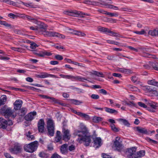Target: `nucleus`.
<instances>
[{"label": "nucleus", "mask_w": 158, "mask_h": 158, "mask_svg": "<svg viewBox=\"0 0 158 158\" xmlns=\"http://www.w3.org/2000/svg\"><path fill=\"white\" fill-rule=\"evenodd\" d=\"M22 101L21 100H16L14 103V108L15 110H19L21 108L22 104Z\"/></svg>", "instance_id": "12"}, {"label": "nucleus", "mask_w": 158, "mask_h": 158, "mask_svg": "<svg viewBox=\"0 0 158 158\" xmlns=\"http://www.w3.org/2000/svg\"><path fill=\"white\" fill-rule=\"evenodd\" d=\"M120 138L117 137L116 138L114 143V146L115 149L120 151L123 148V145L122 142L120 141Z\"/></svg>", "instance_id": "9"}, {"label": "nucleus", "mask_w": 158, "mask_h": 158, "mask_svg": "<svg viewBox=\"0 0 158 158\" xmlns=\"http://www.w3.org/2000/svg\"><path fill=\"white\" fill-rule=\"evenodd\" d=\"M98 30L99 31L102 32H108L109 29L107 28H105L103 27H99L98 28Z\"/></svg>", "instance_id": "38"}, {"label": "nucleus", "mask_w": 158, "mask_h": 158, "mask_svg": "<svg viewBox=\"0 0 158 158\" xmlns=\"http://www.w3.org/2000/svg\"><path fill=\"white\" fill-rule=\"evenodd\" d=\"M2 25L5 26L6 27H9L10 28H11L12 27L11 25L10 24L7 23L5 21H3V23Z\"/></svg>", "instance_id": "58"}, {"label": "nucleus", "mask_w": 158, "mask_h": 158, "mask_svg": "<svg viewBox=\"0 0 158 158\" xmlns=\"http://www.w3.org/2000/svg\"><path fill=\"white\" fill-rule=\"evenodd\" d=\"M102 156L104 158H114L109 155L103 153L102 154Z\"/></svg>", "instance_id": "52"}, {"label": "nucleus", "mask_w": 158, "mask_h": 158, "mask_svg": "<svg viewBox=\"0 0 158 158\" xmlns=\"http://www.w3.org/2000/svg\"><path fill=\"white\" fill-rule=\"evenodd\" d=\"M75 147L73 145H70L68 146V149L70 151H72L75 150Z\"/></svg>", "instance_id": "47"}, {"label": "nucleus", "mask_w": 158, "mask_h": 158, "mask_svg": "<svg viewBox=\"0 0 158 158\" xmlns=\"http://www.w3.org/2000/svg\"><path fill=\"white\" fill-rule=\"evenodd\" d=\"M102 120V118L100 117L94 116L93 118V121L95 123H98Z\"/></svg>", "instance_id": "30"}, {"label": "nucleus", "mask_w": 158, "mask_h": 158, "mask_svg": "<svg viewBox=\"0 0 158 158\" xmlns=\"http://www.w3.org/2000/svg\"><path fill=\"white\" fill-rule=\"evenodd\" d=\"M134 32L139 35H143L146 33L144 29H142L140 31H135Z\"/></svg>", "instance_id": "45"}, {"label": "nucleus", "mask_w": 158, "mask_h": 158, "mask_svg": "<svg viewBox=\"0 0 158 158\" xmlns=\"http://www.w3.org/2000/svg\"><path fill=\"white\" fill-rule=\"evenodd\" d=\"M145 139L147 140L148 142L151 143H152L153 144H157V142L156 141L153 140L151 139L150 138L147 137L145 138Z\"/></svg>", "instance_id": "40"}, {"label": "nucleus", "mask_w": 158, "mask_h": 158, "mask_svg": "<svg viewBox=\"0 0 158 158\" xmlns=\"http://www.w3.org/2000/svg\"><path fill=\"white\" fill-rule=\"evenodd\" d=\"M91 75H94L98 77H103V74L102 73L95 71H93L90 73Z\"/></svg>", "instance_id": "27"}, {"label": "nucleus", "mask_w": 158, "mask_h": 158, "mask_svg": "<svg viewBox=\"0 0 158 158\" xmlns=\"http://www.w3.org/2000/svg\"><path fill=\"white\" fill-rule=\"evenodd\" d=\"M138 104L139 106L141 107L144 108H146V107H147V106L146 105H145L144 103L142 102H138Z\"/></svg>", "instance_id": "59"}, {"label": "nucleus", "mask_w": 158, "mask_h": 158, "mask_svg": "<svg viewBox=\"0 0 158 158\" xmlns=\"http://www.w3.org/2000/svg\"><path fill=\"white\" fill-rule=\"evenodd\" d=\"M18 4H20L21 3L23 4L24 5L26 6V7H33V6L32 5V3H24L22 1H20L19 3H18Z\"/></svg>", "instance_id": "37"}, {"label": "nucleus", "mask_w": 158, "mask_h": 158, "mask_svg": "<svg viewBox=\"0 0 158 158\" xmlns=\"http://www.w3.org/2000/svg\"><path fill=\"white\" fill-rule=\"evenodd\" d=\"M62 133L63 139L64 140H68L70 139L71 135L70 131L68 129L63 127L62 128Z\"/></svg>", "instance_id": "7"}, {"label": "nucleus", "mask_w": 158, "mask_h": 158, "mask_svg": "<svg viewBox=\"0 0 158 158\" xmlns=\"http://www.w3.org/2000/svg\"><path fill=\"white\" fill-rule=\"evenodd\" d=\"M36 114L35 111L30 112L25 116V119L27 121H31L33 119L34 116Z\"/></svg>", "instance_id": "13"}, {"label": "nucleus", "mask_w": 158, "mask_h": 158, "mask_svg": "<svg viewBox=\"0 0 158 158\" xmlns=\"http://www.w3.org/2000/svg\"><path fill=\"white\" fill-rule=\"evenodd\" d=\"M108 8L110 9H113L115 10H117L118 9V7L114 6L112 5H108Z\"/></svg>", "instance_id": "54"}, {"label": "nucleus", "mask_w": 158, "mask_h": 158, "mask_svg": "<svg viewBox=\"0 0 158 158\" xmlns=\"http://www.w3.org/2000/svg\"><path fill=\"white\" fill-rule=\"evenodd\" d=\"M61 132L60 131H56V136L55 138V141L56 142H60V143H61V142L62 137L60 135Z\"/></svg>", "instance_id": "18"}, {"label": "nucleus", "mask_w": 158, "mask_h": 158, "mask_svg": "<svg viewBox=\"0 0 158 158\" xmlns=\"http://www.w3.org/2000/svg\"><path fill=\"white\" fill-rule=\"evenodd\" d=\"M38 145V142L35 141L25 145L23 147V148L27 152L33 153L36 150Z\"/></svg>", "instance_id": "2"}, {"label": "nucleus", "mask_w": 158, "mask_h": 158, "mask_svg": "<svg viewBox=\"0 0 158 158\" xmlns=\"http://www.w3.org/2000/svg\"><path fill=\"white\" fill-rule=\"evenodd\" d=\"M150 65L154 69L158 71V63L156 62H150Z\"/></svg>", "instance_id": "28"}, {"label": "nucleus", "mask_w": 158, "mask_h": 158, "mask_svg": "<svg viewBox=\"0 0 158 158\" xmlns=\"http://www.w3.org/2000/svg\"><path fill=\"white\" fill-rule=\"evenodd\" d=\"M108 33L111 34V36L115 37H117L118 36V34L117 33L113 32L109 30Z\"/></svg>", "instance_id": "53"}, {"label": "nucleus", "mask_w": 158, "mask_h": 158, "mask_svg": "<svg viewBox=\"0 0 158 158\" xmlns=\"http://www.w3.org/2000/svg\"><path fill=\"white\" fill-rule=\"evenodd\" d=\"M89 132L86 127L81 123L79 126V129H76L73 133L74 137L79 143L84 142V145L87 146L91 142V136L88 134Z\"/></svg>", "instance_id": "1"}, {"label": "nucleus", "mask_w": 158, "mask_h": 158, "mask_svg": "<svg viewBox=\"0 0 158 158\" xmlns=\"http://www.w3.org/2000/svg\"><path fill=\"white\" fill-rule=\"evenodd\" d=\"M106 15H110L111 17L117 16H118V14L117 13H112L107 12Z\"/></svg>", "instance_id": "46"}, {"label": "nucleus", "mask_w": 158, "mask_h": 158, "mask_svg": "<svg viewBox=\"0 0 158 158\" xmlns=\"http://www.w3.org/2000/svg\"><path fill=\"white\" fill-rule=\"evenodd\" d=\"M70 79H72V81H79L82 82L84 81V80H87L84 77L80 76H73L72 75H70Z\"/></svg>", "instance_id": "14"}, {"label": "nucleus", "mask_w": 158, "mask_h": 158, "mask_svg": "<svg viewBox=\"0 0 158 158\" xmlns=\"http://www.w3.org/2000/svg\"><path fill=\"white\" fill-rule=\"evenodd\" d=\"M145 151L144 150H140L136 152L135 158H137L144 156L145 154Z\"/></svg>", "instance_id": "22"}, {"label": "nucleus", "mask_w": 158, "mask_h": 158, "mask_svg": "<svg viewBox=\"0 0 158 158\" xmlns=\"http://www.w3.org/2000/svg\"><path fill=\"white\" fill-rule=\"evenodd\" d=\"M148 105L151 107L154 110H155L157 106H156V104L154 102H152L149 103H148Z\"/></svg>", "instance_id": "39"}, {"label": "nucleus", "mask_w": 158, "mask_h": 158, "mask_svg": "<svg viewBox=\"0 0 158 158\" xmlns=\"http://www.w3.org/2000/svg\"><path fill=\"white\" fill-rule=\"evenodd\" d=\"M75 113L77 115L81 117L85 118V119L88 120L89 119V115L85 113L79 112H77V111H76V112H75Z\"/></svg>", "instance_id": "21"}, {"label": "nucleus", "mask_w": 158, "mask_h": 158, "mask_svg": "<svg viewBox=\"0 0 158 158\" xmlns=\"http://www.w3.org/2000/svg\"><path fill=\"white\" fill-rule=\"evenodd\" d=\"M131 80L134 82L138 81L139 80L138 78L136 76H133L131 77Z\"/></svg>", "instance_id": "51"}, {"label": "nucleus", "mask_w": 158, "mask_h": 158, "mask_svg": "<svg viewBox=\"0 0 158 158\" xmlns=\"http://www.w3.org/2000/svg\"><path fill=\"white\" fill-rule=\"evenodd\" d=\"M27 112V110L25 108H22L19 111V114L21 116H24Z\"/></svg>", "instance_id": "29"}, {"label": "nucleus", "mask_w": 158, "mask_h": 158, "mask_svg": "<svg viewBox=\"0 0 158 158\" xmlns=\"http://www.w3.org/2000/svg\"><path fill=\"white\" fill-rule=\"evenodd\" d=\"M147 83L148 85L158 87V82L156 81L155 79L148 80Z\"/></svg>", "instance_id": "26"}, {"label": "nucleus", "mask_w": 158, "mask_h": 158, "mask_svg": "<svg viewBox=\"0 0 158 158\" xmlns=\"http://www.w3.org/2000/svg\"><path fill=\"white\" fill-rule=\"evenodd\" d=\"M155 88L149 86H145L143 87V89L146 92H153Z\"/></svg>", "instance_id": "25"}, {"label": "nucleus", "mask_w": 158, "mask_h": 158, "mask_svg": "<svg viewBox=\"0 0 158 158\" xmlns=\"http://www.w3.org/2000/svg\"><path fill=\"white\" fill-rule=\"evenodd\" d=\"M47 124L48 135L50 136H53L54 132V125L53 121L49 119L47 121Z\"/></svg>", "instance_id": "4"}, {"label": "nucleus", "mask_w": 158, "mask_h": 158, "mask_svg": "<svg viewBox=\"0 0 158 158\" xmlns=\"http://www.w3.org/2000/svg\"><path fill=\"white\" fill-rule=\"evenodd\" d=\"M118 121L120 122H122L125 125L127 126L128 127L130 125V124L129 122L127 120L125 119L120 118L118 119Z\"/></svg>", "instance_id": "35"}, {"label": "nucleus", "mask_w": 158, "mask_h": 158, "mask_svg": "<svg viewBox=\"0 0 158 158\" xmlns=\"http://www.w3.org/2000/svg\"><path fill=\"white\" fill-rule=\"evenodd\" d=\"M136 150V147H135L127 148L126 152L127 157L128 158H135Z\"/></svg>", "instance_id": "6"}, {"label": "nucleus", "mask_w": 158, "mask_h": 158, "mask_svg": "<svg viewBox=\"0 0 158 158\" xmlns=\"http://www.w3.org/2000/svg\"><path fill=\"white\" fill-rule=\"evenodd\" d=\"M60 76L63 78H65L68 79H70V75H64L63 74H61L60 75Z\"/></svg>", "instance_id": "61"}, {"label": "nucleus", "mask_w": 158, "mask_h": 158, "mask_svg": "<svg viewBox=\"0 0 158 158\" xmlns=\"http://www.w3.org/2000/svg\"><path fill=\"white\" fill-rule=\"evenodd\" d=\"M136 129L137 131L140 133L146 134H149V132H148L147 129L144 128L137 127L136 128Z\"/></svg>", "instance_id": "19"}, {"label": "nucleus", "mask_w": 158, "mask_h": 158, "mask_svg": "<svg viewBox=\"0 0 158 158\" xmlns=\"http://www.w3.org/2000/svg\"><path fill=\"white\" fill-rule=\"evenodd\" d=\"M8 16L9 17L13 19L16 18L18 17L17 16H16L14 14L11 13L9 14Z\"/></svg>", "instance_id": "57"}, {"label": "nucleus", "mask_w": 158, "mask_h": 158, "mask_svg": "<svg viewBox=\"0 0 158 158\" xmlns=\"http://www.w3.org/2000/svg\"><path fill=\"white\" fill-rule=\"evenodd\" d=\"M42 34L45 36H47L54 37L55 36L56 32L47 31L46 30V31H44Z\"/></svg>", "instance_id": "17"}, {"label": "nucleus", "mask_w": 158, "mask_h": 158, "mask_svg": "<svg viewBox=\"0 0 158 158\" xmlns=\"http://www.w3.org/2000/svg\"><path fill=\"white\" fill-rule=\"evenodd\" d=\"M128 88L131 90L133 91H137L139 89L136 87L131 85H127Z\"/></svg>", "instance_id": "32"}, {"label": "nucleus", "mask_w": 158, "mask_h": 158, "mask_svg": "<svg viewBox=\"0 0 158 158\" xmlns=\"http://www.w3.org/2000/svg\"><path fill=\"white\" fill-rule=\"evenodd\" d=\"M55 58L58 60H61L63 59L62 56L59 55H56L55 56Z\"/></svg>", "instance_id": "60"}, {"label": "nucleus", "mask_w": 158, "mask_h": 158, "mask_svg": "<svg viewBox=\"0 0 158 158\" xmlns=\"http://www.w3.org/2000/svg\"><path fill=\"white\" fill-rule=\"evenodd\" d=\"M36 76L37 77L40 78H45L49 77H51L54 78L57 77L56 75L48 74L45 72H42L40 74L36 75Z\"/></svg>", "instance_id": "11"}, {"label": "nucleus", "mask_w": 158, "mask_h": 158, "mask_svg": "<svg viewBox=\"0 0 158 158\" xmlns=\"http://www.w3.org/2000/svg\"><path fill=\"white\" fill-rule=\"evenodd\" d=\"M23 149L22 146L19 144H15L13 148L10 149V151L12 154H17L21 153Z\"/></svg>", "instance_id": "8"}, {"label": "nucleus", "mask_w": 158, "mask_h": 158, "mask_svg": "<svg viewBox=\"0 0 158 158\" xmlns=\"http://www.w3.org/2000/svg\"><path fill=\"white\" fill-rule=\"evenodd\" d=\"M45 123L43 119H40L38 122L37 127L39 132L44 133L45 132Z\"/></svg>", "instance_id": "10"}, {"label": "nucleus", "mask_w": 158, "mask_h": 158, "mask_svg": "<svg viewBox=\"0 0 158 158\" xmlns=\"http://www.w3.org/2000/svg\"><path fill=\"white\" fill-rule=\"evenodd\" d=\"M51 158H61V157L57 154H54L51 156Z\"/></svg>", "instance_id": "64"}, {"label": "nucleus", "mask_w": 158, "mask_h": 158, "mask_svg": "<svg viewBox=\"0 0 158 158\" xmlns=\"http://www.w3.org/2000/svg\"><path fill=\"white\" fill-rule=\"evenodd\" d=\"M5 123H6L7 125L8 126H11L13 124V123L11 120L8 119L7 120L4 119Z\"/></svg>", "instance_id": "49"}, {"label": "nucleus", "mask_w": 158, "mask_h": 158, "mask_svg": "<svg viewBox=\"0 0 158 158\" xmlns=\"http://www.w3.org/2000/svg\"><path fill=\"white\" fill-rule=\"evenodd\" d=\"M0 111L2 114L4 115L6 118H8L11 116L13 112L10 108H6L5 106L2 108Z\"/></svg>", "instance_id": "5"}, {"label": "nucleus", "mask_w": 158, "mask_h": 158, "mask_svg": "<svg viewBox=\"0 0 158 158\" xmlns=\"http://www.w3.org/2000/svg\"><path fill=\"white\" fill-rule=\"evenodd\" d=\"M43 54H44V56H49L52 55V53H51L50 52L47 51L43 52Z\"/></svg>", "instance_id": "62"}, {"label": "nucleus", "mask_w": 158, "mask_h": 158, "mask_svg": "<svg viewBox=\"0 0 158 158\" xmlns=\"http://www.w3.org/2000/svg\"><path fill=\"white\" fill-rule=\"evenodd\" d=\"M66 12L67 13L66 14L68 15L77 17L85 18V16H90V15L89 14L83 13L79 11L74 10L73 11H67Z\"/></svg>", "instance_id": "3"}, {"label": "nucleus", "mask_w": 158, "mask_h": 158, "mask_svg": "<svg viewBox=\"0 0 158 158\" xmlns=\"http://www.w3.org/2000/svg\"><path fill=\"white\" fill-rule=\"evenodd\" d=\"M148 34L152 36H156L157 35V30H149L148 32Z\"/></svg>", "instance_id": "33"}, {"label": "nucleus", "mask_w": 158, "mask_h": 158, "mask_svg": "<svg viewBox=\"0 0 158 158\" xmlns=\"http://www.w3.org/2000/svg\"><path fill=\"white\" fill-rule=\"evenodd\" d=\"M120 71L122 73H125L130 72V70H128L126 69H121L120 70Z\"/></svg>", "instance_id": "56"}, {"label": "nucleus", "mask_w": 158, "mask_h": 158, "mask_svg": "<svg viewBox=\"0 0 158 158\" xmlns=\"http://www.w3.org/2000/svg\"><path fill=\"white\" fill-rule=\"evenodd\" d=\"M90 97L92 99H98L99 98V96L98 95L93 94L90 96Z\"/></svg>", "instance_id": "48"}, {"label": "nucleus", "mask_w": 158, "mask_h": 158, "mask_svg": "<svg viewBox=\"0 0 158 158\" xmlns=\"http://www.w3.org/2000/svg\"><path fill=\"white\" fill-rule=\"evenodd\" d=\"M48 98H49V99L51 100L50 101L52 102H54L55 103H58L62 106L63 105V104L62 103L59 102H58V100L54 98L50 97H48Z\"/></svg>", "instance_id": "34"}, {"label": "nucleus", "mask_w": 158, "mask_h": 158, "mask_svg": "<svg viewBox=\"0 0 158 158\" xmlns=\"http://www.w3.org/2000/svg\"><path fill=\"white\" fill-rule=\"evenodd\" d=\"M2 2H5L7 4L10 5H12L14 6H18L17 4H18L19 2H15L10 0H2Z\"/></svg>", "instance_id": "23"}, {"label": "nucleus", "mask_w": 158, "mask_h": 158, "mask_svg": "<svg viewBox=\"0 0 158 158\" xmlns=\"http://www.w3.org/2000/svg\"><path fill=\"white\" fill-rule=\"evenodd\" d=\"M55 36L57 37L60 38H62L63 39L65 38V36L64 35L60 34L56 32V34H55Z\"/></svg>", "instance_id": "50"}, {"label": "nucleus", "mask_w": 158, "mask_h": 158, "mask_svg": "<svg viewBox=\"0 0 158 158\" xmlns=\"http://www.w3.org/2000/svg\"><path fill=\"white\" fill-rule=\"evenodd\" d=\"M4 155L6 158H14L13 156H11L9 153H4Z\"/></svg>", "instance_id": "63"}, {"label": "nucleus", "mask_w": 158, "mask_h": 158, "mask_svg": "<svg viewBox=\"0 0 158 158\" xmlns=\"http://www.w3.org/2000/svg\"><path fill=\"white\" fill-rule=\"evenodd\" d=\"M60 152L62 154H65L67 153L68 150V144L65 143L61 146Z\"/></svg>", "instance_id": "15"}, {"label": "nucleus", "mask_w": 158, "mask_h": 158, "mask_svg": "<svg viewBox=\"0 0 158 158\" xmlns=\"http://www.w3.org/2000/svg\"><path fill=\"white\" fill-rule=\"evenodd\" d=\"M31 133L30 131H28V133L26 134V136L29 139H31V140H33L34 139L35 137L33 135H31Z\"/></svg>", "instance_id": "43"}, {"label": "nucleus", "mask_w": 158, "mask_h": 158, "mask_svg": "<svg viewBox=\"0 0 158 158\" xmlns=\"http://www.w3.org/2000/svg\"><path fill=\"white\" fill-rule=\"evenodd\" d=\"M110 127L111 129L114 132H118L119 131V130L118 128L116 127L115 125L114 124H110Z\"/></svg>", "instance_id": "42"}, {"label": "nucleus", "mask_w": 158, "mask_h": 158, "mask_svg": "<svg viewBox=\"0 0 158 158\" xmlns=\"http://www.w3.org/2000/svg\"><path fill=\"white\" fill-rule=\"evenodd\" d=\"M104 109H105V110L106 112L111 114H116L118 113L117 110L108 107H105Z\"/></svg>", "instance_id": "20"}, {"label": "nucleus", "mask_w": 158, "mask_h": 158, "mask_svg": "<svg viewBox=\"0 0 158 158\" xmlns=\"http://www.w3.org/2000/svg\"><path fill=\"white\" fill-rule=\"evenodd\" d=\"M39 27H37L39 29L38 31H41V29H43V31L46 30L47 28L48 27L47 25L40 22L39 23Z\"/></svg>", "instance_id": "16"}, {"label": "nucleus", "mask_w": 158, "mask_h": 158, "mask_svg": "<svg viewBox=\"0 0 158 158\" xmlns=\"http://www.w3.org/2000/svg\"><path fill=\"white\" fill-rule=\"evenodd\" d=\"M37 47H38L37 45L35 43H32L30 44V48L32 49H35Z\"/></svg>", "instance_id": "55"}, {"label": "nucleus", "mask_w": 158, "mask_h": 158, "mask_svg": "<svg viewBox=\"0 0 158 158\" xmlns=\"http://www.w3.org/2000/svg\"><path fill=\"white\" fill-rule=\"evenodd\" d=\"M94 141V146L95 148H98L100 146L101 143V139L100 138H97Z\"/></svg>", "instance_id": "24"}, {"label": "nucleus", "mask_w": 158, "mask_h": 158, "mask_svg": "<svg viewBox=\"0 0 158 158\" xmlns=\"http://www.w3.org/2000/svg\"><path fill=\"white\" fill-rule=\"evenodd\" d=\"M126 104L129 106H135L136 107V105L135 103H134L133 101L129 102H126Z\"/></svg>", "instance_id": "44"}, {"label": "nucleus", "mask_w": 158, "mask_h": 158, "mask_svg": "<svg viewBox=\"0 0 158 158\" xmlns=\"http://www.w3.org/2000/svg\"><path fill=\"white\" fill-rule=\"evenodd\" d=\"M39 156L40 157L43 158H48L49 157V154L44 152H40Z\"/></svg>", "instance_id": "31"}, {"label": "nucleus", "mask_w": 158, "mask_h": 158, "mask_svg": "<svg viewBox=\"0 0 158 158\" xmlns=\"http://www.w3.org/2000/svg\"><path fill=\"white\" fill-rule=\"evenodd\" d=\"M7 125L6 123L5 122L4 120L2 121L1 124L0 125L1 127L3 129H6L7 127Z\"/></svg>", "instance_id": "41"}, {"label": "nucleus", "mask_w": 158, "mask_h": 158, "mask_svg": "<svg viewBox=\"0 0 158 158\" xmlns=\"http://www.w3.org/2000/svg\"><path fill=\"white\" fill-rule=\"evenodd\" d=\"M70 100L71 103L76 105H79L82 103V102L79 101L77 100L72 99H71Z\"/></svg>", "instance_id": "36"}]
</instances>
